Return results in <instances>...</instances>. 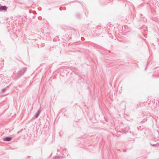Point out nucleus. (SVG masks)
Listing matches in <instances>:
<instances>
[{"mask_svg": "<svg viewBox=\"0 0 159 159\" xmlns=\"http://www.w3.org/2000/svg\"><path fill=\"white\" fill-rule=\"evenodd\" d=\"M7 9V7L5 6H1L0 7V10L1 11L2 10L6 11Z\"/></svg>", "mask_w": 159, "mask_h": 159, "instance_id": "obj_1", "label": "nucleus"}, {"mask_svg": "<svg viewBox=\"0 0 159 159\" xmlns=\"http://www.w3.org/2000/svg\"><path fill=\"white\" fill-rule=\"evenodd\" d=\"M11 139V138L9 137L6 138L4 139V140L5 141H10Z\"/></svg>", "mask_w": 159, "mask_h": 159, "instance_id": "obj_2", "label": "nucleus"}, {"mask_svg": "<svg viewBox=\"0 0 159 159\" xmlns=\"http://www.w3.org/2000/svg\"><path fill=\"white\" fill-rule=\"evenodd\" d=\"M40 113V112L39 111H38V114L36 115V117H37L38 116V115H39V113Z\"/></svg>", "mask_w": 159, "mask_h": 159, "instance_id": "obj_3", "label": "nucleus"}]
</instances>
